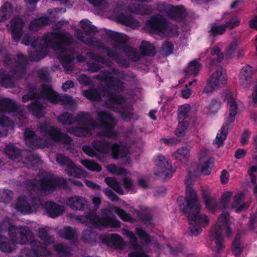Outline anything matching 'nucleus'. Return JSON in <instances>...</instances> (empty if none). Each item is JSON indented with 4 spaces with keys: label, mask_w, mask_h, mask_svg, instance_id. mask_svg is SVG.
Returning a JSON list of instances; mask_svg holds the SVG:
<instances>
[{
    "label": "nucleus",
    "mask_w": 257,
    "mask_h": 257,
    "mask_svg": "<svg viewBox=\"0 0 257 257\" xmlns=\"http://www.w3.org/2000/svg\"><path fill=\"white\" fill-rule=\"evenodd\" d=\"M198 197L195 190L187 185L186 187L185 202L179 205V208L185 214H187V218L190 224L188 228L189 235L197 236L199 234L202 227L207 226L209 219L206 214H200V207L198 204Z\"/></svg>",
    "instance_id": "nucleus-1"
},
{
    "label": "nucleus",
    "mask_w": 257,
    "mask_h": 257,
    "mask_svg": "<svg viewBox=\"0 0 257 257\" xmlns=\"http://www.w3.org/2000/svg\"><path fill=\"white\" fill-rule=\"evenodd\" d=\"M43 39L48 46H52L54 50L60 51L57 59L66 70H70L76 51L73 48H67L65 46L73 44L72 36L63 31H54L50 33V36H43Z\"/></svg>",
    "instance_id": "nucleus-2"
},
{
    "label": "nucleus",
    "mask_w": 257,
    "mask_h": 257,
    "mask_svg": "<svg viewBox=\"0 0 257 257\" xmlns=\"http://www.w3.org/2000/svg\"><path fill=\"white\" fill-rule=\"evenodd\" d=\"M39 237L43 242L37 240H32L31 249H24L20 257H45L51 255V251L47 246L53 242L52 237L50 236L47 230L45 228L39 230Z\"/></svg>",
    "instance_id": "nucleus-3"
},
{
    "label": "nucleus",
    "mask_w": 257,
    "mask_h": 257,
    "mask_svg": "<svg viewBox=\"0 0 257 257\" xmlns=\"http://www.w3.org/2000/svg\"><path fill=\"white\" fill-rule=\"evenodd\" d=\"M224 100L229 107V113L227 120L223 123L213 141V144L218 148L223 146L224 141L226 139L230 123L234 121L238 109L237 103L234 100L233 94L230 90H226L224 92Z\"/></svg>",
    "instance_id": "nucleus-4"
},
{
    "label": "nucleus",
    "mask_w": 257,
    "mask_h": 257,
    "mask_svg": "<svg viewBox=\"0 0 257 257\" xmlns=\"http://www.w3.org/2000/svg\"><path fill=\"white\" fill-rule=\"evenodd\" d=\"M92 146L101 154H107L111 150L112 158L115 160L125 158L128 152V149L121 143H112L104 139L94 140Z\"/></svg>",
    "instance_id": "nucleus-5"
},
{
    "label": "nucleus",
    "mask_w": 257,
    "mask_h": 257,
    "mask_svg": "<svg viewBox=\"0 0 257 257\" xmlns=\"http://www.w3.org/2000/svg\"><path fill=\"white\" fill-rule=\"evenodd\" d=\"M97 116L100 122V127L103 129L100 135L109 139L117 137L118 134L114 130L117 124L114 117L110 112L105 110L98 111Z\"/></svg>",
    "instance_id": "nucleus-6"
},
{
    "label": "nucleus",
    "mask_w": 257,
    "mask_h": 257,
    "mask_svg": "<svg viewBox=\"0 0 257 257\" xmlns=\"http://www.w3.org/2000/svg\"><path fill=\"white\" fill-rule=\"evenodd\" d=\"M104 35L105 38H108L114 42L115 48L121 50L124 53L133 54V59L134 61H137L139 60V57L136 55L133 48L124 41V38L126 35L107 30L105 31Z\"/></svg>",
    "instance_id": "nucleus-7"
},
{
    "label": "nucleus",
    "mask_w": 257,
    "mask_h": 257,
    "mask_svg": "<svg viewBox=\"0 0 257 257\" xmlns=\"http://www.w3.org/2000/svg\"><path fill=\"white\" fill-rule=\"evenodd\" d=\"M96 78L100 81L103 82L106 86L109 89L117 92L123 91L124 87L123 82L119 78L112 76L111 73L107 70H100Z\"/></svg>",
    "instance_id": "nucleus-8"
},
{
    "label": "nucleus",
    "mask_w": 257,
    "mask_h": 257,
    "mask_svg": "<svg viewBox=\"0 0 257 257\" xmlns=\"http://www.w3.org/2000/svg\"><path fill=\"white\" fill-rule=\"evenodd\" d=\"M9 234L13 243L21 244H26L30 243V239L33 236V233L27 226H24L16 230L15 226L9 227Z\"/></svg>",
    "instance_id": "nucleus-9"
},
{
    "label": "nucleus",
    "mask_w": 257,
    "mask_h": 257,
    "mask_svg": "<svg viewBox=\"0 0 257 257\" xmlns=\"http://www.w3.org/2000/svg\"><path fill=\"white\" fill-rule=\"evenodd\" d=\"M225 230L226 234L229 237L232 234V230L229 223L226 225H214L211 230V235L214 239L216 244V251L220 253L224 247L223 238L222 235L223 230Z\"/></svg>",
    "instance_id": "nucleus-10"
},
{
    "label": "nucleus",
    "mask_w": 257,
    "mask_h": 257,
    "mask_svg": "<svg viewBox=\"0 0 257 257\" xmlns=\"http://www.w3.org/2000/svg\"><path fill=\"white\" fill-rule=\"evenodd\" d=\"M146 26L151 32L161 34L167 26V20L161 15H154L146 21Z\"/></svg>",
    "instance_id": "nucleus-11"
},
{
    "label": "nucleus",
    "mask_w": 257,
    "mask_h": 257,
    "mask_svg": "<svg viewBox=\"0 0 257 257\" xmlns=\"http://www.w3.org/2000/svg\"><path fill=\"white\" fill-rule=\"evenodd\" d=\"M24 139L26 145L32 149H43L46 146V142L31 128H27L25 130Z\"/></svg>",
    "instance_id": "nucleus-12"
},
{
    "label": "nucleus",
    "mask_w": 257,
    "mask_h": 257,
    "mask_svg": "<svg viewBox=\"0 0 257 257\" xmlns=\"http://www.w3.org/2000/svg\"><path fill=\"white\" fill-rule=\"evenodd\" d=\"M156 165L158 167L157 171L158 173L164 174L166 179H170L175 172L172 170V162L170 160L167 159L164 156L159 155L155 162Z\"/></svg>",
    "instance_id": "nucleus-13"
},
{
    "label": "nucleus",
    "mask_w": 257,
    "mask_h": 257,
    "mask_svg": "<svg viewBox=\"0 0 257 257\" xmlns=\"http://www.w3.org/2000/svg\"><path fill=\"white\" fill-rule=\"evenodd\" d=\"M24 25V20L20 17L14 18L11 20V35L12 38L15 42H18L20 40Z\"/></svg>",
    "instance_id": "nucleus-14"
},
{
    "label": "nucleus",
    "mask_w": 257,
    "mask_h": 257,
    "mask_svg": "<svg viewBox=\"0 0 257 257\" xmlns=\"http://www.w3.org/2000/svg\"><path fill=\"white\" fill-rule=\"evenodd\" d=\"M55 142L61 143L65 145H70L73 141L72 139L67 134L60 132L58 127L53 126L47 136Z\"/></svg>",
    "instance_id": "nucleus-15"
},
{
    "label": "nucleus",
    "mask_w": 257,
    "mask_h": 257,
    "mask_svg": "<svg viewBox=\"0 0 257 257\" xmlns=\"http://www.w3.org/2000/svg\"><path fill=\"white\" fill-rule=\"evenodd\" d=\"M41 95L42 98L52 104H56L60 102V95L54 90L51 86L42 84Z\"/></svg>",
    "instance_id": "nucleus-16"
},
{
    "label": "nucleus",
    "mask_w": 257,
    "mask_h": 257,
    "mask_svg": "<svg viewBox=\"0 0 257 257\" xmlns=\"http://www.w3.org/2000/svg\"><path fill=\"white\" fill-rule=\"evenodd\" d=\"M227 77L226 71L222 67L217 68L208 79V83H213L216 87H223L226 83Z\"/></svg>",
    "instance_id": "nucleus-17"
},
{
    "label": "nucleus",
    "mask_w": 257,
    "mask_h": 257,
    "mask_svg": "<svg viewBox=\"0 0 257 257\" xmlns=\"http://www.w3.org/2000/svg\"><path fill=\"white\" fill-rule=\"evenodd\" d=\"M101 240L107 246L116 249H121L123 246L122 238L120 235L116 233L105 235Z\"/></svg>",
    "instance_id": "nucleus-18"
},
{
    "label": "nucleus",
    "mask_w": 257,
    "mask_h": 257,
    "mask_svg": "<svg viewBox=\"0 0 257 257\" xmlns=\"http://www.w3.org/2000/svg\"><path fill=\"white\" fill-rule=\"evenodd\" d=\"M45 209L48 216L55 218L64 212V207L54 201H47L45 204Z\"/></svg>",
    "instance_id": "nucleus-19"
},
{
    "label": "nucleus",
    "mask_w": 257,
    "mask_h": 257,
    "mask_svg": "<svg viewBox=\"0 0 257 257\" xmlns=\"http://www.w3.org/2000/svg\"><path fill=\"white\" fill-rule=\"evenodd\" d=\"M107 213L110 214V215H106L103 212L102 216V221L101 227L105 228H118L121 226V222L118 220L116 216L111 212L109 209H107Z\"/></svg>",
    "instance_id": "nucleus-20"
},
{
    "label": "nucleus",
    "mask_w": 257,
    "mask_h": 257,
    "mask_svg": "<svg viewBox=\"0 0 257 257\" xmlns=\"http://www.w3.org/2000/svg\"><path fill=\"white\" fill-rule=\"evenodd\" d=\"M75 118L76 122L79 124L93 128L98 127V123L92 118L89 112L80 111L76 115Z\"/></svg>",
    "instance_id": "nucleus-21"
},
{
    "label": "nucleus",
    "mask_w": 257,
    "mask_h": 257,
    "mask_svg": "<svg viewBox=\"0 0 257 257\" xmlns=\"http://www.w3.org/2000/svg\"><path fill=\"white\" fill-rule=\"evenodd\" d=\"M40 190L43 192H52L55 190L54 175L51 174L39 180Z\"/></svg>",
    "instance_id": "nucleus-22"
},
{
    "label": "nucleus",
    "mask_w": 257,
    "mask_h": 257,
    "mask_svg": "<svg viewBox=\"0 0 257 257\" xmlns=\"http://www.w3.org/2000/svg\"><path fill=\"white\" fill-rule=\"evenodd\" d=\"M87 203V200L84 198L78 196L70 197L67 200V205L74 210L83 211Z\"/></svg>",
    "instance_id": "nucleus-23"
},
{
    "label": "nucleus",
    "mask_w": 257,
    "mask_h": 257,
    "mask_svg": "<svg viewBox=\"0 0 257 257\" xmlns=\"http://www.w3.org/2000/svg\"><path fill=\"white\" fill-rule=\"evenodd\" d=\"M253 73V68L249 65L243 67L239 74V83L244 88H247L250 83Z\"/></svg>",
    "instance_id": "nucleus-24"
},
{
    "label": "nucleus",
    "mask_w": 257,
    "mask_h": 257,
    "mask_svg": "<svg viewBox=\"0 0 257 257\" xmlns=\"http://www.w3.org/2000/svg\"><path fill=\"white\" fill-rule=\"evenodd\" d=\"M29 112L38 118L45 115V107L43 104L38 100H35L27 105Z\"/></svg>",
    "instance_id": "nucleus-25"
},
{
    "label": "nucleus",
    "mask_w": 257,
    "mask_h": 257,
    "mask_svg": "<svg viewBox=\"0 0 257 257\" xmlns=\"http://www.w3.org/2000/svg\"><path fill=\"white\" fill-rule=\"evenodd\" d=\"M18 109L15 101L10 98H4L0 100V112H15Z\"/></svg>",
    "instance_id": "nucleus-26"
},
{
    "label": "nucleus",
    "mask_w": 257,
    "mask_h": 257,
    "mask_svg": "<svg viewBox=\"0 0 257 257\" xmlns=\"http://www.w3.org/2000/svg\"><path fill=\"white\" fill-rule=\"evenodd\" d=\"M69 176L76 178H82L86 177L87 173L81 167H78L73 162L66 170Z\"/></svg>",
    "instance_id": "nucleus-27"
},
{
    "label": "nucleus",
    "mask_w": 257,
    "mask_h": 257,
    "mask_svg": "<svg viewBox=\"0 0 257 257\" xmlns=\"http://www.w3.org/2000/svg\"><path fill=\"white\" fill-rule=\"evenodd\" d=\"M50 20L48 17H41L32 21L29 26L30 30L37 31L43 27L50 24Z\"/></svg>",
    "instance_id": "nucleus-28"
},
{
    "label": "nucleus",
    "mask_w": 257,
    "mask_h": 257,
    "mask_svg": "<svg viewBox=\"0 0 257 257\" xmlns=\"http://www.w3.org/2000/svg\"><path fill=\"white\" fill-rule=\"evenodd\" d=\"M244 197L242 193L236 194L233 197V201L232 203L231 207L236 209V212H240L247 209L249 207V204L247 202L240 204L241 200Z\"/></svg>",
    "instance_id": "nucleus-29"
},
{
    "label": "nucleus",
    "mask_w": 257,
    "mask_h": 257,
    "mask_svg": "<svg viewBox=\"0 0 257 257\" xmlns=\"http://www.w3.org/2000/svg\"><path fill=\"white\" fill-rule=\"evenodd\" d=\"M108 101L112 104L122 105L126 103V98L121 94H118L114 92L104 89Z\"/></svg>",
    "instance_id": "nucleus-30"
},
{
    "label": "nucleus",
    "mask_w": 257,
    "mask_h": 257,
    "mask_svg": "<svg viewBox=\"0 0 257 257\" xmlns=\"http://www.w3.org/2000/svg\"><path fill=\"white\" fill-rule=\"evenodd\" d=\"M67 131L71 134L80 137H89L92 134V130L85 126H72Z\"/></svg>",
    "instance_id": "nucleus-31"
},
{
    "label": "nucleus",
    "mask_w": 257,
    "mask_h": 257,
    "mask_svg": "<svg viewBox=\"0 0 257 257\" xmlns=\"http://www.w3.org/2000/svg\"><path fill=\"white\" fill-rule=\"evenodd\" d=\"M139 49L142 55L144 56H154L156 53V48L154 45L145 40L142 42Z\"/></svg>",
    "instance_id": "nucleus-32"
},
{
    "label": "nucleus",
    "mask_w": 257,
    "mask_h": 257,
    "mask_svg": "<svg viewBox=\"0 0 257 257\" xmlns=\"http://www.w3.org/2000/svg\"><path fill=\"white\" fill-rule=\"evenodd\" d=\"M202 198L205 203V207L210 212H214L217 207V203L215 197L211 196L206 192H203Z\"/></svg>",
    "instance_id": "nucleus-33"
},
{
    "label": "nucleus",
    "mask_w": 257,
    "mask_h": 257,
    "mask_svg": "<svg viewBox=\"0 0 257 257\" xmlns=\"http://www.w3.org/2000/svg\"><path fill=\"white\" fill-rule=\"evenodd\" d=\"M5 152L8 158L12 160L18 159L21 156V150L16 147L14 144L7 145Z\"/></svg>",
    "instance_id": "nucleus-34"
},
{
    "label": "nucleus",
    "mask_w": 257,
    "mask_h": 257,
    "mask_svg": "<svg viewBox=\"0 0 257 257\" xmlns=\"http://www.w3.org/2000/svg\"><path fill=\"white\" fill-rule=\"evenodd\" d=\"M83 95L88 100L99 102L101 100V96L98 89L95 87H91L83 92Z\"/></svg>",
    "instance_id": "nucleus-35"
},
{
    "label": "nucleus",
    "mask_w": 257,
    "mask_h": 257,
    "mask_svg": "<svg viewBox=\"0 0 257 257\" xmlns=\"http://www.w3.org/2000/svg\"><path fill=\"white\" fill-rule=\"evenodd\" d=\"M13 12L11 4L9 2L5 3L0 8V22L9 19Z\"/></svg>",
    "instance_id": "nucleus-36"
},
{
    "label": "nucleus",
    "mask_w": 257,
    "mask_h": 257,
    "mask_svg": "<svg viewBox=\"0 0 257 257\" xmlns=\"http://www.w3.org/2000/svg\"><path fill=\"white\" fill-rule=\"evenodd\" d=\"M97 233L90 229H86L82 232V240L84 242L93 245L97 242Z\"/></svg>",
    "instance_id": "nucleus-37"
},
{
    "label": "nucleus",
    "mask_w": 257,
    "mask_h": 257,
    "mask_svg": "<svg viewBox=\"0 0 257 257\" xmlns=\"http://www.w3.org/2000/svg\"><path fill=\"white\" fill-rule=\"evenodd\" d=\"M41 97V93H39L37 91V88L36 86L33 85L29 87L28 92L23 95L22 101L23 102H26L30 100L39 99Z\"/></svg>",
    "instance_id": "nucleus-38"
},
{
    "label": "nucleus",
    "mask_w": 257,
    "mask_h": 257,
    "mask_svg": "<svg viewBox=\"0 0 257 257\" xmlns=\"http://www.w3.org/2000/svg\"><path fill=\"white\" fill-rule=\"evenodd\" d=\"M210 25V28L208 31V33L212 38H214L218 35L223 34L226 31L225 26L223 24L216 25V23H212Z\"/></svg>",
    "instance_id": "nucleus-39"
},
{
    "label": "nucleus",
    "mask_w": 257,
    "mask_h": 257,
    "mask_svg": "<svg viewBox=\"0 0 257 257\" xmlns=\"http://www.w3.org/2000/svg\"><path fill=\"white\" fill-rule=\"evenodd\" d=\"M17 210L22 213L26 214L31 212L32 208L25 197L19 198L16 204Z\"/></svg>",
    "instance_id": "nucleus-40"
},
{
    "label": "nucleus",
    "mask_w": 257,
    "mask_h": 257,
    "mask_svg": "<svg viewBox=\"0 0 257 257\" xmlns=\"http://www.w3.org/2000/svg\"><path fill=\"white\" fill-rule=\"evenodd\" d=\"M87 56L92 60L97 61L108 66H110L113 64L112 61L109 58L94 52H88Z\"/></svg>",
    "instance_id": "nucleus-41"
},
{
    "label": "nucleus",
    "mask_w": 257,
    "mask_h": 257,
    "mask_svg": "<svg viewBox=\"0 0 257 257\" xmlns=\"http://www.w3.org/2000/svg\"><path fill=\"white\" fill-rule=\"evenodd\" d=\"M188 66V68L186 72L193 75L194 76H196L202 69L203 65L199 61L194 59L189 62Z\"/></svg>",
    "instance_id": "nucleus-42"
},
{
    "label": "nucleus",
    "mask_w": 257,
    "mask_h": 257,
    "mask_svg": "<svg viewBox=\"0 0 257 257\" xmlns=\"http://www.w3.org/2000/svg\"><path fill=\"white\" fill-rule=\"evenodd\" d=\"M116 18L119 23L128 27H132L135 22L133 16L128 14L120 13Z\"/></svg>",
    "instance_id": "nucleus-43"
},
{
    "label": "nucleus",
    "mask_w": 257,
    "mask_h": 257,
    "mask_svg": "<svg viewBox=\"0 0 257 257\" xmlns=\"http://www.w3.org/2000/svg\"><path fill=\"white\" fill-rule=\"evenodd\" d=\"M85 218L86 221H89L93 227L95 228L101 227L102 216L100 217L97 215L95 212H89L86 215Z\"/></svg>",
    "instance_id": "nucleus-44"
},
{
    "label": "nucleus",
    "mask_w": 257,
    "mask_h": 257,
    "mask_svg": "<svg viewBox=\"0 0 257 257\" xmlns=\"http://www.w3.org/2000/svg\"><path fill=\"white\" fill-rule=\"evenodd\" d=\"M189 153L190 150L187 147H183L177 149L172 156L176 160L182 161L183 159L184 161H186L189 157Z\"/></svg>",
    "instance_id": "nucleus-45"
},
{
    "label": "nucleus",
    "mask_w": 257,
    "mask_h": 257,
    "mask_svg": "<svg viewBox=\"0 0 257 257\" xmlns=\"http://www.w3.org/2000/svg\"><path fill=\"white\" fill-rule=\"evenodd\" d=\"M40 183L39 180L35 178L29 179L26 182V186L31 194H35L41 192Z\"/></svg>",
    "instance_id": "nucleus-46"
},
{
    "label": "nucleus",
    "mask_w": 257,
    "mask_h": 257,
    "mask_svg": "<svg viewBox=\"0 0 257 257\" xmlns=\"http://www.w3.org/2000/svg\"><path fill=\"white\" fill-rule=\"evenodd\" d=\"M0 84L5 87H11L14 85V77L7 72L0 73Z\"/></svg>",
    "instance_id": "nucleus-47"
},
{
    "label": "nucleus",
    "mask_w": 257,
    "mask_h": 257,
    "mask_svg": "<svg viewBox=\"0 0 257 257\" xmlns=\"http://www.w3.org/2000/svg\"><path fill=\"white\" fill-rule=\"evenodd\" d=\"M100 47L107 52L108 57L112 59L116 62L125 63L126 61L124 59H121L120 55L115 51L110 49L108 47L102 44Z\"/></svg>",
    "instance_id": "nucleus-48"
},
{
    "label": "nucleus",
    "mask_w": 257,
    "mask_h": 257,
    "mask_svg": "<svg viewBox=\"0 0 257 257\" xmlns=\"http://www.w3.org/2000/svg\"><path fill=\"white\" fill-rule=\"evenodd\" d=\"M59 235L68 240H73L75 238V232L72 227L69 226L64 227L58 232Z\"/></svg>",
    "instance_id": "nucleus-49"
},
{
    "label": "nucleus",
    "mask_w": 257,
    "mask_h": 257,
    "mask_svg": "<svg viewBox=\"0 0 257 257\" xmlns=\"http://www.w3.org/2000/svg\"><path fill=\"white\" fill-rule=\"evenodd\" d=\"M58 121L63 124H72L76 122V118L72 113L64 112L58 117Z\"/></svg>",
    "instance_id": "nucleus-50"
},
{
    "label": "nucleus",
    "mask_w": 257,
    "mask_h": 257,
    "mask_svg": "<svg viewBox=\"0 0 257 257\" xmlns=\"http://www.w3.org/2000/svg\"><path fill=\"white\" fill-rule=\"evenodd\" d=\"M232 253L236 256H239L243 251V247L241 245L240 237L236 235L231 245Z\"/></svg>",
    "instance_id": "nucleus-51"
},
{
    "label": "nucleus",
    "mask_w": 257,
    "mask_h": 257,
    "mask_svg": "<svg viewBox=\"0 0 257 257\" xmlns=\"http://www.w3.org/2000/svg\"><path fill=\"white\" fill-rule=\"evenodd\" d=\"M138 217L146 224L151 225L153 222V215L149 211L143 210L137 213Z\"/></svg>",
    "instance_id": "nucleus-52"
},
{
    "label": "nucleus",
    "mask_w": 257,
    "mask_h": 257,
    "mask_svg": "<svg viewBox=\"0 0 257 257\" xmlns=\"http://www.w3.org/2000/svg\"><path fill=\"white\" fill-rule=\"evenodd\" d=\"M214 159L212 158H209L206 161H205L202 164L201 172L205 175H209L214 167Z\"/></svg>",
    "instance_id": "nucleus-53"
},
{
    "label": "nucleus",
    "mask_w": 257,
    "mask_h": 257,
    "mask_svg": "<svg viewBox=\"0 0 257 257\" xmlns=\"http://www.w3.org/2000/svg\"><path fill=\"white\" fill-rule=\"evenodd\" d=\"M81 163L90 171L100 172L102 170V168L99 164L88 160H82L81 161Z\"/></svg>",
    "instance_id": "nucleus-54"
},
{
    "label": "nucleus",
    "mask_w": 257,
    "mask_h": 257,
    "mask_svg": "<svg viewBox=\"0 0 257 257\" xmlns=\"http://www.w3.org/2000/svg\"><path fill=\"white\" fill-rule=\"evenodd\" d=\"M56 161L61 166H66L67 168L73 162L68 157L61 153H58L56 156Z\"/></svg>",
    "instance_id": "nucleus-55"
},
{
    "label": "nucleus",
    "mask_w": 257,
    "mask_h": 257,
    "mask_svg": "<svg viewBox=\"0 0 257 257\" xmlns=\"http://www.w3.org/2000/svg\"><path fill=\"white\" fill-rule=\"evenodd\" d=\"M188 126L187 121H180L177 128L175 131V134L178 137H183L186 134V130Z\"/></svg>",
    "instance_id": "nucleus-56"
},
{
    "label": "nucleus",
    "mask_w": 257,
    "mask_h": 257,
    "mask_svg": "<svg viewBox=\"0 0 257 257\" xmlns=\"http://www.w3.org/2000/svg\"><path fill=\"white\" fill-rule=\"evenodd\" d=\"M25 66H15L11 69L12 75L13 77L18 79L22 78L26 74Z\"/></svg>",
    "instance_id": "nucleus-57"
},
{
    "label": "nucleus",
    "mask_w": 257,
    "mask_h": 257,
    "mask_svg": "<svg viewBox=\"0 0 257 257\" xmlns=\"http://www.w3.org/2000/svg\"><path fill=\"white\" fill-rule=\"evenodd\" d=\"M46 56L45 52L41 50H35L29 53V59L31 61H39Z\"/></svg>",
    "instance_id": "nucleus-58"
},
{
    "label": "nucleus",
    "mask_w": 257,
    "mask_h": 257,
    "mask_svg": "<svg viewBox=\"0 0 257 257\" xmlns=\"http://www.w3.org/2000/svg\"><path fill=\"white\" fill-rule=\"evenodd\" d=\"M174 45L171 42L165 41L162 45V53L164 56L167 57L173 53Z\"/></svg>",
    "instance_id": "nucleus-59"
},
{
    "label": "nucleus",
    "mask_w": 257,
    "mask_h": 257,
    "mask_svg": "<svg viewBox=\"0 0 257 257\" xmlns=\"http://www.w3.org/2000/svg\"><path fill=\"white\" fill-rule=\"evenodd\" d=\"M107 170L112 174L116 175H127V170L123 168H118L114 164H110L107 167Z\"/></svg>",
    "instance_id": "nucleus-60"
},
{
    "label": "nucleus",
    "mask_w": 257,
    "mask_h": 257,
    "mask_svg": "<svg viewBox=\"0 0 257 257\" xmlns=\"http://www.w3.org/2000/svg\"><path fill=\"white\" fill-rule=\"evenodd\" d=\"M115 212L119 217L124 221L132 222L133 218L130 214H128L124 209L116 207L115 208Z\"/></svg>",
    "instance_id": "nucleus-61"
},
{
    "label": "nucleus",
    "mask_w": 257,
    "mask_h": 257,
    "mask_svg": "<svg viewBox=\"0 0 257 257\" xmlns=\"http://www.w3.org/2000/svg\"><path fill=\"white\" fill-rule=\"evenodd\" d=\"M135 230L137 234L140 239L144 240L147 244L151 243L152 240L150 235L144 229L141 227H137Z\"/></svg>",
    "instance_id": "nucleus-62"
},
{
    "label": "nucleus",
    "mask_w": 257,
    "mask_h": 257,
    "mask_svg": "<svg viewBox=\"0 0 257 257\" xmlns=\"http://www.w3.org/2000/svg\"><path fill=\"white\" fill-rule=\"evenodd\" d=\"M129 10L134 14H141V15H146L152 12L151 8L149 7L148 8H144L141 5L138 6H135L134 7H130Z\"/></svg>",
    "instance_id": "nucleus-63"
},
{
    "label": "nucleus",
    "mask_w": 257,
    "mask_h": 257,
    "mask_svg": "<svg viewBox=\"0 0 257 257\" xmlns=\"http://www.w3.org/2000/svg\"><path fill=\"white\" fill-rule=\"evenodd\" d=\"M190 110V107L189 105H183L179 107L177 116L178 121H184V120L187 117Z\"/></svg>",
    "instance_id": "nucleus-64"
}]
</instances>
